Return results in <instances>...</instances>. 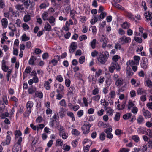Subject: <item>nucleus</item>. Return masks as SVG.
<instances>
[{"instance_id":"obj_52","label":"nucleus","mask_w":152,"mask_h":152,"mask_svg":"<svg viewBox=\"0 0 152 152\" xmlns=\"http://www.w3.org/2000/svg\"><path fill=\"white\" fill-rule=\"evenodd\" d=\"M115 133L116 135H119L122 134L123 132L121 130L117 129L115 130Z\"/></svg>"},{"instance_id":"obj_34","label":"nucleus","mask_w":152,"mask_h":152,"mask_svg":"<svg viewBox=\"0 0 152 152\" xmlns=\"http://www.w3.org/2000/svg\"><path fill=\"white\" fill-rule=\"evenodd\" d=\"M49 4L48 3L44 2L41 4L39 6V8L40 9L46 8L47 7L49 6Z\"/></svg>"},{"instance_id":"obj_22","label":"nucleus","mask_w":152,"mask_h":152,"mask_svg":"<svg viewBox=\"0 0 152 152\" xmlns=\"http://www.w3.org/2000/svg\"><path fill=\"white\" fill-rule=\"evenodd\" d=\"M67 115L72 118V121H74L75 120V118L73 113L70 111H68L66 113Z\"/></svg>"},{"instance_id":"obj_25","label":"nucleus","mask_w":152,"mask_h":152,"mask_svg":"<svg viewBox=\"0 0 152 152\" xmlns=\"http://www.w3.org/2000/svg\"><path fill=\"white\" fill-rule=\"evenodd\" d=\"M15 139H16L18 138V137H20L22 135V133L20 130H16L15 131Z\"/></svg>"},{"instance_id":"obj_2","label":"nucleus","mask_w":152,"mask_h":152,"mask_svg":"<svg viewBox=\"0 0 152 152\" xmlns=\"http://www.w3.org/2000/svg\"><path fill=\"white\" fill-rule=\"evenodd\" d=\"M34 105V102L32 101H28L26 104V110L23 114L24 117H28L31 112L32 108Z\"/></svg>"},{"instance_id":"obj_31","label":"nucleus","mask_w":152,"mask_h":152,"mask_svg":"<svg viewBox=\"0 0 152 152\" xmlns=\"http://www.w3.org/2000/svg\"><path fill=\"white\" fill-rule=\"evenodd\" d=\"M105 110L107 113L109 114V115L111 116L113 115V110L111 108V107H107L105 108Z\"/></svg>"},{"instance_id":"obj_11","label":"nucleus","mask_w":152,"mask_h":152,"mask_svg":"<svg viewBox=\"0 0 152 152\" xmlns=\"http://www.w3.org/2000/svg\"><path fill=\"white\" fill-rule=\"evenodd\" d=\"M67 91L68 92L67 94V95L68 96H70V97H71L73 96V94L74 93L75 88L72 85L68 88Z\"/></svg>"},{"instance_id":"obj_39","label":"nucleus","mask_w":152,"mask_h":152,"mask_svg":"<svg viewBox=\"0 0 152 152\" xmlns=\"http://www.w3.org/2000/svg\"><path fill=\"white\" fill-rule=\"evenodd\" d=\"M16 8L18 10L23 12L24 10V8L22 5H18L16 6Z\"/></svg>"},{"instance_id":"obj_56","label":"nucleus","mask_w":152,"mask_h":152,"mask_svg":"<svg viewBox=\"0 0 152 152\" xmlns=\"http://www.w3.org/2000/svg\"><path fill=\"white\" fill-rule=\"evenodd\" d=\"M105 137L106 135L104 132H102L100 134L99 138L102 141H103L105 139Z\"/></svg>"},{"instance_id":"obj_16","label":"nucleus","mask_w":152,"mask_h":152,"mask_svg":"<svg viewBox=\"0 0 152 152\" xmlns=\"http://www.w3.org/2000/svg\"><path fill=\"white\" fill-rule=\"evenodd\" d=\"M1 68L2 70L4 72H6L9 69L8 66L6 65V61L3 60L2 61Z\"/></svg>"},{"instance_id":"obj_21","label":"nucleus","mask_w":152,"mask_h":152,"mask_svg":"<svg viewBox=\"0 0 152 152\" xmlns=\"http://www.w3.org/2000/svg\"><path fill=\"white\" fill-rule=\"evenodd\" d=\"M23 138L21 137H19L16 143L15 144V146H18L19 148H21V143L22 141Z\"/></svg>"},{"instance_id":"obj_54","label":"nucleus","mask_w":152,"mask_h":152,"mask_svg":"<svg viewBox=\"0 0 152 152\" xmlns=\"http://www.w3.org/2000/svg\"><path fill=\"white\" fill-rule=\"evenodd\" d=\"M148 147L146 145H143L140 149V151H142V152H145L147 150Z\"/></svg>"},{"instance_id":"obj_58","label":"nucleus","mask_w":152,"mask_h":152,"mask_svg":"<svg viewBox=\"0 0 152 152\" xmlns=\"http://www.w3.org/2000/svg\"><path fill=\"white\" fill-rule=\"evenodd\" d=\"M85 57L84 56H81L79 58V62L80 64H82L85 61Z\"/></svg>"},{"instance_id":"obj_48","label":"nucleus","mask_w":152,"mask_h":152,"mask_svg":"<svg viewBox=\"0 0 152 152\" xmlns=\"http://www.w3.org/2000/svg\"><path fill=\"white\" fill-rule=\"evenodd\" d=\"M146 82L147 86L149 88L152 87V82L151 80L148 78L146 80Z\"/></svg>"},{"instance_id":"obj_62","label":"nucleus","mask_w":152,"mask_h":152,"mask_svg":"<svg viewBox=\"0 0 152 152\" xmlns=\"http://www.w3.org/2000/svg\"><path fill=\"white\" fill-rule=\"evenodd\" d=\"M60 136H61L62 138L64 139L67 138L68 137V135L67 133L65 132L62 134H60Z\"/></svg>"},{"instance_id":"obj_47","label":"nucleus","mask_w":152,"mask_h":152,"mask_svg":"<svg viewBox=\"0 0 152 152\" xmlns=\"http://www.w3.org/2000/svg\"><path fill=\"white\" fill-rule=\"evenodd\" d=\"M21 150V148L14 146V148L12 149V152H20Z\"/></svg>"},{"instance_id":"obj_44","label":"nucleus","mask_w":152,"mask_h":152,"mask_svg":"<svg viewBox=\"0 0 152 152\" xmlns=\"http://www.w3.org/2000/svg\"><path fill=\"white\" fill-rule=\"evenodd\" d=\"M22 40L23 41H28L30 39V38L27 37L25 34H23L21 37Z\"/></svg>"},{"instance_id":"obj_27","label":"nucleus","mask_w":152,"mask_h":152,"mask_svg":"<svg viewBox=\"0 0 152 152\" xmlns=\"http://www.w3.org/2000/svg\"><path fill=\"white\" fill-rule=\"evenodd\" d=\"M48 13L47 12H44L42 15V18L44 21H46L47 20L48 17Z\"/></svg>"},{"instance_id":"obj_15","label":"nucleus","mask_w":152,"mask_h":152,"mask_svg":"<svg viewBox=\"0 0 152 152\" xmlns=\"http://www.w3.org/2000/svg\"><path fill=\"white\" fill-rule=\"evenodd\" d=\"M144 15L146 20L148 21L151 20L152 18V13L149 11L146 12Z\"/></svg>"},{"instance_id":"obj_32","label":"nucleus","mask_w":152,"mask_h":152,"mask_svg":"<svg viewBox=\"0 0 152 152\" xmlns=\"http://www.w3.org/2000/svg\"><path fill=\"white\" fill-rule=\"evenodd\" d=\"M62 110L59 112V116L60 118H62L65 115L66 110H64V108H61Z\"/></svg>"},{"instance_id":"obj_41","label":"nucleus","mask_w":152,"mask_h":152,"mask_svg":"<svg viewBox=\"0 0 152 152\" xmlns=\"http://www.w3.org/2000/svg\"><path fill=\"white\" fill-rule=\"evenodd\" d=\"M106 13L105 12H102L99 15L98 18V20H100V19H103L106 15Z\"/></svg>"},{"instance_id":"obj_37","label":"nucleus","mask_w":152,"mask_h":152,"mask_svg":"<svg viewBox=\"0 0 152 152\" xmlns=\"http://www.w3.org/2000/svg\"><path fill=\"white\" fill-rule=\"evenodd\" d=\"M132 139L135 142H138L140 141V139L139 136L137 135H134L132 137Z\"/></svg>"},{"instance_id":"obj_17","label":"nucleus","mask_w":152,"mask_h":152,"mask_svg":"<svg viewBox=\"0 0 152 152\" xmlns=\"http://www.w3.org/2000/svg\"><path fill=\"white\" fill-rule=\"evenodd\" d=\"M1 24L4 29L6 28L7 26L8 22L6 18H3L1 20Z\"/></svg>"},{"instance_id":"obj_19","label":"nucleus","mask_w":152,"mask_h":152,"mask_svg":"<svg viewBox=\"0 0 152 152\" xmlns=\"http://www.w3.org/2000/svg\"><path fill=\"white\" fill-rule=\"evenodd\" d=\"M130 26V24L129 22L125 21L121 25V27L124 29H127L129 28Z\"/></svg>"},{"instance_id":"obj_12","label":"nucleus","mask_w":152,"mask_h":152,"mask_svg":"<svg viewBox=\"0 0 152 152\" xmlns=\"http://www.w3.org/2000/svg\"><path fill=\"white\" fill-rule=\"evenodd\" d=\"M48 81H45L44 84V86L45 88L47 90H49L51 88V86L50 85V84L52 82V79L51 78L49 79L48 80Z\"/></svg>"},{"instance_id":"obj_6","label":"nucleus","mask_w":152,"mask_h":152,"mask_svg":"<svg viewBox=\"0 0 152 152\" xmlns=\"http://www.w3.org/2000/svg\"><path fill=\"white\" fill-rule=\"evenodd\" d=\"M148 59L145 57H143L142 58L140 65L141 67L144 69H145L148 66Z\"/></svg>"},{"instance_id":"obj_9","label":"nucleus","mask_w":152,"mask_h":152,"mask_svg":"<svg viewBox=\"0 0 152 152\" xmlns=\"http://www.w3.org/2000/svg\"><path fill=\"white\" fill-rule=\"evenodd\" d=\"M77 42H73L71 44L69 49V52L70 53H72L77 49Z\"/></svg>"},{"instance_id":"obj_61","label":"nucleus","mask_w":152,"mask_h":152,"mask_svg":"<svg viewBox=\"0 0 152 152\" xmlns=\"http://www.w3.org/2000/svg\"><path fill=\"white\" fill-rule=\"evenodd\" d=\"M144 93V91L142 88H139L137 91V93L138 95H141Z\"/></svg>"},{"instance_id":"obj_5","label":"nucleus","mask_w":152,"mask_h":152,"mask_svg":"<svg viewBox=\"0 0 152 152\" xmlns=\"http://www.w3.org/2000/svg\"><path fill=\"white\" fill-rule=\"evenodd\" d=\"M124 15L129 20L137 22V20H135L134 16L131 12L128 11L125 9L124 11Z\"/></svg>"},{"instance_id":"obj_51","label":"nucleus","mask_w":152,"mask_h":152,"mask_svg":"<svg viewBox=\"0 0 152 152\" xmlns=\"http://www.w3.org/2000/svg\"><path fill=\"white\" fill-rule=\"evenodd\" d=\"M100 95L99 94L97 95L92 97V99L94 101H98L100 99Z\"/></svg>"},{"instance_id":"obj_45","label":"nucleus","mask_w":152,"mask_h":152,"mask_svg":"<svg viewBox=\"0 0 152 152\" xmlns=\"http://www.w3.org/2000/svg\"><path fill=\"white\" fill-rule=\"evenodd\" d=\"M72 132L73 135L76 136H79L80 134L79 132L77 129H72Z\"/></svg>"},{"instance_id":"obj_57","label":"nucleus","mask_w":152,"mask_h":152,"mask_svg":"<svg viewBox=\"0 0 152 152\" xmlns=\"http://www.w3.org/2000/svg\"><path fill=\"white\" fill-rule=\"evenodd\" d=\"M102 72V70L99 69L98 71H96L95 73V76L97 78L99 76L101 73Z\"/></svg>"},{"instance_id":"obj_10","label":"nucleus","mask_w":152,"mask_h":152,"mask_svg":"<svg viewBox=\"0 0 152 152\" xmlns=\"http://www.w3.org/2000/svg\"><path fill=\"white\" fill-rule=\"evenodd\" d=\"M119 40L121 42H123L122 44L127 43L131 42V39L129 37H127L126 36H123L120 38Z\"/></svg>"},{"instance_id":"obj_20","label":"nucleus","mask_w":152,"mask_h":152,"mask_svg":"<svg viewBox=\"0 0 152 152\" xmlns=\"http://www.w3.org/2000/svg\"><path fill=\"white\" fill-rule=\"evenodd\" d=\"M57 129L59 131V135L60 134H62L66 132L63 126L59 125L58 126Z\"/></svg>"},{"instance_id":"obj_40","label":"nucleus","mask_w":152,"mask_h":152,"mask_svg":"<svg viewBox=\"0 0 152 152\" xmlns=\"http://www.w3.org/2000/svg\"><path fill=\"white\" fill-rule=\"evenodd\" d=\"M96 39H94L90 43V45L93 49H94L96 47Z\"/></svg>"},{"instance_id":"obj_63","label":"nucleus","mask_w":152,"mask_h":152,"mask_svg":"<svg viewBox=\"0 0 152 152\" xmlns=\"http://www.w3.org/2000/svg\"><path fill=\"white\" fill-rule=\"evenodd\" d=\"M99 93V89L98 88L94 89L92 91V94L93 95H96Z\"/></svg>"},{"instance_id":"obj_18","label":"nucleus","mask_w":152,"mask_h":152,"mask_svg":"<svg viewBox=\"0 0 152 152\" xmlns=\"http://www.w3.org/2000/svg\"><path fill=\"white\" fill-rule=\"evenodd\" d=\"M143 115L145 119L150 118L152 115V114L148 110H145L143 112Z\"/></svg>"},{"instance_id":"obj_33","label":"nucleus","mask_w":152,"mask_h":152,"mask_svg":"<svg viewBox=\"0 0 152 152\" xmlns=\"http://www.w3.org/2000/svg\"><path fill=\"white\" fill-rule=\"evenodd\" d=\"M51 28V25L48 22L46 23L44 26L45 30L46 31H49L50 30Z\"/></svg>"},{"instance_id":"obj_7","label":"nucleus","mask_w":152,"mask_h":152,"mask_svg":"<svg viewBox=\"0 0 152 152\" xmlns=\"http://www.w3.org/2000/svg\"><path fill=\"white\" fill-rule=\"evenodd\" d=\"M50 120L49 124L52 127H56L59 125V120H56L51 118Z\"/></svg>"},{"instance_id":"obj_59","label":"nucleus","mask_w":152,"mask_h":152,"mask_svg":"<svg viewBox=\"0 0 152 152\" xmlns=\"http://www.w3.org/2000/svg\"><path fill=\"white\" fill-rule=\"evenodd\" d=\"M76 13V12L74 10H71L70 12V15L71 17L72 18L75 19V14Z\"/></svg>"},{"instance_id":"obj_8","label":"nucleus","mask_w":152,"mask_h":152,"mask_svg":"<svg viewBox=\"0 0 152 152\" xmlns=\"http://www.w3.org/2000/svg\"><path fill=\"white\" fill-rule=\"evenodd\" d=\"M145 127L140 126L137 129V132L139 134H144L148 135V132L145 131Z\"/></svg>"},{"instance_id":"obj_13","label":"nucleus","mask_w":152,"mask_h":152,"mask_svg":"<svg viewBox=\"0 0 152 152\" xmlns=\"http://www.w3.org/2000/svg\"><path fill=\"white\" fill-rule=\"evenodd\" d=\"M137 123L139 124H142L145 122V119L142 115H140L137 119Z\"/></svg>"},{"instance_id":"obj_53","label":"nucleus","mask_w":152,"mask_h":152,"mask_svg":"<svg viewBox=\"0 0 152 152\" xmlns=\"http://www.w3.org/2000/svg\"><path fill=\"white\" fill-rule=\"evenodd\" d=\"M71 83V81L69 79H66L65 80V84L66 86L67 87H69L70 86Z\"/></svg>"},{"instance_id":"obj_55","label":"nucleus","mask_w":152,"mask_h":152,"mask_svg":"<svg viewBox=\"0 0 152 152\" xmlns=\"http://www.w3.org/2000/svg\"><path fill=\"white\" fill-rule=\"evenodd\" d=\"M84 112L83 110H80L77 113V115L78 117H81L83 115Z\"/></svg>"},{"instance_id":"obj_42","label":"nucleus","mask_w":152,"mask_h":152,"mask_svg":"<svg viewBox=\"0 0 152 152\" xmlns=\"http://www.w3.org/2000/svg\"><path fill=\"white\" fill-rule=\"evenodd\" d=\"M111 64L115 66V69L118 70L120 69V66L117 62L113 61Z\"/></svg>"},{"instance_id":"obj_46","label":"nucleus","mask_w":152,"mask_h":152,"mask_svg":"<svg viewBox=\"0 0 152 152\" xmlns=\"http://www.w3.org/2000/svg\"><path fill=\"white\" fill-rule=\"evenodd\" d=\"M121 114L119 112H116L115 117L114 118V120L116 121H118L120 120Z\"/></svg>"},{"instance_id":"obj_30","label":"nucleus","mask_w":152,"mask_h":152,"mask_svg":"<svg viewBox=\"0 0 152 152\" xmlns=\"http://www.w3.org/2000/svg\"><path fill=\"white\" fill-rule=\"evenodd\" d=\"M132 115V114L131 113H127L123 115V118L125 120H127L130 118Z\"/></svg>"},{"instance_id":"obj_29","label":"nucleus","mask_w":152,"mask_h":152,"mask_svg":"<svg viewBox=\"0 0 152 152\" xmlns=\"http://www.w3.org/2000/svg\"><path fill=\"white\" fill-rule=\"evenodd\" d=\"M60 59V57H58L57 60L53 59L51 60L50 61V63L52 64L53 66H55L57 65V64Z\"/></svg>"},{"instance_id":"obj_60","label":"nucleus","mask_w":152,"mask_h":152,"mask_svg":"<svg viewBox=\"0 0 152 152\" xmlns=\"http://www.w3.org/2000/svg\"><path fill=\"white\" fill-rule=\"evenodd\" d=\"M56 80L60 82H62L63 80V78L61 75H57L56 77Z\"/></svg>"},{"instance_id":"obj_35","label":"nucleus","mask_w":152,"mask_h":152,"mask_svg":"<svg viewBox=\"0 0 152 152\" xmlns=\"http://www.w3.org/2000/svg\"><path fill=\"white\" fill-rule=\"evenodd\" d=\"M134 105L135 104L133 103L132 100H130L127 105L128 110H130L132 107H134Z\"/></svg>"},{"instance_id":"obj_38","label":"nucleus","mask_w":152,"mask_h":152,"mask_svg":"<svg viewBox=\"0 0 152 152\" xmlns=\"http://www.w3.org/2000/svg\"><path fill=\"white\" fill-rule=\"evenodd\" d=\"M51 24L54 23L55 22V19L53 16H51L48 18L47 20Z\"/></svg>"},{"instance_id":"obj_64","label":"nucleus","mask_w":152,"mask_h":152,"mask_svg":"<svg viewBox=\"0 0 152 152\" xmlns=\"http://www.w3.org/2000/svg\"><path fill=\"white\" fill-rule=\"evenodd\" d=\"M108 69L109 72L111 73H113L114 70L115 69V66L111 65H111L109 67Z\"/></svg>"},{"instance_id":"obj_28","label":"nucleus","mask_w":152,"mask_h":152,"mask_svg":"<svg viewBox=\"0 0 152 152\" xmlns=\"http://www.w3.org/2000/svg\"><path fill=\"white\" fill-rule=\"evenodd\" d=\"M103 38H102L101 39L100 41V42H103V43L102 45V47L104 49L107 46V41L105 40V39L104 37V36L103 35L102 36Z\"/></svg>"},{"instance_id":"obj_26","label":"nucleus","mask_w":152,"mask_h":152,"mask_svg":"<svg viewBox=\"0 0 152 152\" xmlns=\"http://www.w3.org/2000/svg\"><path fill=\"white\" fill-rule=\"evenodd\" d=\"M35 95L37 97L41 99L43 97V94L42 92L36 91L35 92Z\"/></svg>"},{"instance_id":"obj_24","label":"nucleus","mask_w":152,"mask_h":152,"mask_svg":"<svg viewBox=\"0 0 152 152\" xmlns=\"http://www.w3.org/2000/svg\"><path fill=\"white\" fill-rule=\"evenodd\" d=\"M118 3H115L113 4L114 6L119 10L124 11L125 10V9L124 7H122L119 4H118Z\"/></svg>"},{"instance_id":"obj_3","label":"nucleus","mask_w":152,"mask_h":152,"mask_svg":"<svg viewBox=\"0 0 152 152\" xmlns=\"http://www.w3.org/2000/svg\"><path fill=\"white\" fill-rule=\"evenodd\" d=\"M134 60H129V64L131 66L132 65H138L139 64V61L140 59V57L138 56L135 55L133 57Z\"/></svg>"},{"instance_id":"obj_50","label":"nucleus","mask_w":152,"mask_h":152,"mask_svg":"<svg viewBox=\"0 0 152 152\" xmlns=\"http://www.w3.org/2000/svg\"><path fill=\"white\" fill-rule=\"evenodd\" d=\"M59 103L60 104V105L62 106L66 107V104L65 100L64 99H62L60 101Z\"/></svg>"},{"instance_id":"obj_14","label":"nucleus","mask_w":152,"mask_h":152,"mask_svg":"<svg viewBox=\"0 0 152 152\" xmlns=\"http://www.w3.org/2000/svg\"><path fill=\"white\" fill-rule=\"evenodd\" d=\"M115 84L117 86H121L124 83V80L123 79L121 78L120 77L115 80Z\"/></svg>"},{"instance_id":"obj_36","label":"nucleus","mask_w":152,"mask_h":152,"mask_svg":"<svg viewBox=\"0 0 152 152\" xmlns=\"http://www.w3.org/2000/svg\"><path fill=\"white\" fill-rule=\"evenodd\" d=\"M97 16L98 17V15H96V16L94 17L93 19H91L90 21L91 24L94 25L98 21V19H97Z\"/></svg>"},{"instance_id":"obj_49","label":"nucleus","mask_w":152,"mask_h":152,"mask_svg":"<svg viewBox=\"0 0 152 152\" xmlns=\"http://www.w3.org/2000/svg\"><path fill=\"white\" fill-rule=\"evenodd\" d=\"M126 73L127 75L129 77L132 76L134 74L131 69H127L126 71Z\"/></svg>"},{"instance_id":"obj_43","label":"nucleus","mask_w":152,"mask_h":152,"mask_svg":"<svg viewBox=\"0 0 152 152\" xmlns=\"http://www.w3.org/2000/svg\"><path fill=\"white\" fill-rule=\"evenodd\" d=\"M31 19V17L30 15H25L23 18L24 22H27L29 21Z\"/></svg>"},{"instance_id":"obj_23","label":"nucleus","mask_w":152,"mask_h":152,"mask_svg":"<svg viewBox=\"0 0 152 152\" xmlns=\"http://www.w3.org/2000/svg\"><path fill=\"white\" fill-rule=\"evenodd\" d=\"M36 59V57L34 56H31L28 61V63L30 65H34V61Z\"/></svg>"},{"instance_id":"obj_1","label":"nucleus","mask_w":152,"mask_h":152,"mask_svg":"<svg viewBox=\"0 0 152 152\" xmlns=\"http://www.w3.org/2000/svg\"><path fill=\"white\" fill-rule=\"evenodd\" d=\"M109 56V52L107 51L100 52L97 58L98 61L102 64L105 63Z\"/></svg>"},{"instance_id":"obj_4","label":"nucleus","mask_w":152,"mask_h":152,"mask_svg":"<svg viewBox=\"0 0 152 152\" xmlns=\"http://www.w3.org/2000/svg\"><path fill=\"white\" fill-rule=\"evenodd\" d=\"M92 126V124L88 123L85 124L81 127V129L84 134H88L90 131V128Z\"/></svg>"}]
</instances>
